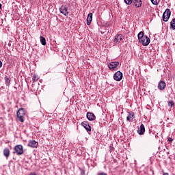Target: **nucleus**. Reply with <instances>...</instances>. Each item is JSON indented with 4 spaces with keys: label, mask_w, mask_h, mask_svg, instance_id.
Instances as JSON below:
<instances>
[{
    "label": "nucleus",
    "mask_w": 175,
    "mask_h": 175,
    "mask_svg": "<svg viewBox=\"0 0 175 175\" xmlns=\"http://www.w3.org/2000/svg\"><path fill=\"white\" fill-rule=\"evenodd\" d=\"M137 38L139 43L142 44V46H148L151 42L150 38L144 35V31H140L137 35Z\"/></svg>",
    "instance_id": "obj_1"
},
{
    "label": "nucleus",
    "mask_w": 175,
    "mask_h": 175,
    "mask_svg": "<svg viewBox=\"0 0 175 175\" xmlns=\"http://www.w3.org/2000/svg\"><path fill=\"white\" fill-rule=\"evenodd\" d=\"M24 116H25V109L20 108L16 112V117L18 118L20 122H24Z\"/></svg>",
    "instance_id": "obj_2"
},
{
    "label": "nucleus",
    "mask_w": 175,
    "mask_h": 175,
    "mask_svg": "<svg viewBox=\"0 0 175 175\" xmlns=\"http://www.w3.org/2000/svg\"><path fill=\"white\" fill-rule=\"evenodd\" d=\"M14 154H16V155H23L24 154V148L23 145H16L14 148Z\"/></svg>",
    "instance_id": "obj_3"
},
{
    "label": "nucleus",
    "mask_w": 175,
    "mask_h": 175,
    "mask_svg": "<svg viewBox=\"0 0 175 175\" xmlns=\"http://www.w3.org/2000/svg\"><path fill=\"white\" fill-rule=\"evenodd\" d=\"M171 14H172V12L170 11V9L167 8L163 14V21H165V23L169 21V18H170Z\"/></svg>",
    "instance_id": "obj_4"
},
{
    "label": "nucleus",
    "mask_w": 175,
    "mask_h": 175,
    "mask_svg": "<svg viewBox=\"0 0 175 175\" xmlns=\"http://www.w3.org/2000/svg\"><path fill=\"white\" fill-rule=\"evenodd\" d=\"M118 65H120V62H112L108 64V68L110 70H117Z\"/></svg>",
    "instance_id": "obj_5"
},
{
    "label": "nucleus",
    "mask_w": 175,
    "mask_h": 175,
    "mask_svg": "<svg viewBox=\"0 0 175 175\" xmlns=\"http://www.w3.org/2000/svg\"><path fill=\"white\" fill-rule=\"evenodd\" d=\"M123 75L121 71H117L114 75H113V79L116 81H121L122 80Z\"/></svg>",
    "instance_id": "obj_6"
},
{
    "label": "nucleus",
    "mask_w": 175,
    "mask_h": 175,
    "mask_svg": "<svg viewBox=\"0 0 175 175\" xmlns=\"http://www.w3.org/2000/svg\"><path fill=\"white\" fill-rule=\"evenodd\" d=\"M59 10L62 14H64V16H68V14H69L68 7H66V5H62Z\"/></svg>",
    "instance_id": "obj_7"
},
{
    "label": "nucleus",
    "mask_w": 175,
    "mask_h": 175,
    "mask_svg": "<svg viewBox=\"0 0 175 175\" xmlns=\"http://www.w3.org/2000/svg\"><path fill=\"white\" fill-rule=\"evenodd\" d=\"M81 125L86 129L87 132H91V126H90V123L87 121L82 122Z\"/></svg>",
    "instance_id": "obj_8"
},
{
    "label": "nucleus",
    "mask_w": 175,
    "mask_h": 175,
    "mask_svg": "<svg viewBox=\"0 0 175 175\" xmlns=\"http://www.w3.org/2000/svg\"><path fill=\"white\" fill-rule=\"evenodd\" d=\"M38 145L39 144L38 142L35 140H29L27 146L28 147H31V148H37Z\"/></svg>",
    "instance_id": "obj_9"
},
{
    "label": "nucleus",
    "mask_w": 175,
    "mask_h": 175,
    "mask_svg": "<svg viewBox=\"0 0 175 175\" xmlns=\"http://www.w3.org/2000/svg\"><path fill=\"white\" fill-rule=\"evenodd\" d=\"M86 117L89 121H95L96 118V117H95V114L91 112H88L86 114Z\"/></svg>",
    "instance_id": "obj_10"
},
{
    "label": "nucleus",
    "mask_w": 175,
    "mask_h": 175,
    "mask_svg": "<svg viewBox=\"0 0 175 175\" xmlns=\"http://www.w3.org/2000/svg\"><path fill=\"white\" fill-rule=\"evenodd\" d=\"M158 88L160 91H163V90L166 88V83L163 81H161L158 84Z\"/></svg>",
    "instance_id": "obj_11"
},
{
    "label": "nucleus",
    "mask_w": 175,
    "mask_h": 175,
    "mask_svg": "<svg viewBox=\"0 0 175 175\" xmlns=\"http://www.w3.org/2000/svg\"><path fill=\"white\" fill-rule=\"evenodd\" d=\"M133 4L135 8H142V0H133Z\"/></svg>",
    "instance_id": "obj_12"
},
{
    "label": "nucleus",
    "mask_w": 175,
    "mask_h": 175,
    "mask_svg": "<svg viewBox=\"0 0 175 175\" xmlns=\"http://www.w3.org/2000/svg\"><path fill=\"white\" fill-rule=\"evenodd\" d=\"M122 34H118V35H116V37H115V39H114V43H120L121 42V40H122Z\"/></svg>",
    "instance_id": "obj_13"
},
{
    "label": "nucleus",
    "mask_w": 175,
    "mask_h": 175,
    "mask_svg": "<svg viewBox=\"0 0 175 175\" xmlns=\"http://www.w3.org/2000/svg\"><path fill=\"white\" fill-rule=\"evenodd\" d=\"M144 132H146V128L144 127V124H142L137 133L139 135H144Z\"/></svg>",
    "instance_id": "obj_14"
},
{
    "label": "nucleus",
    "mask_w": 175,
    "mask_h": 175,
    "mask_svg": "<svg viewBox=\"0 0 175 175\" xmlns=\"http://www.w3.org/2000/svg\"><path fill=\"white\" fill-rule=\"evenodd\" d=\"M3 154L5 158H9L10 155V150H9L8 148H5L3 151Z\"/></svg>",
    "instance_id": "obj_15"
},
{
    "label": "nucleus",
    "mask_w": 175,
    "mask_h": 175,
    "mask_svg": "<svg viewBox=\"0 0 175 175\" xmlns=\"http://www.w3.org/2000/svg\"><path fill=\"white\" fill-rule=\"evenodd\" d=\"M87 25H91V23L92 22V13H89L87 18Z\"/></svg>",
    "instance_id": "obj_16"
},
{
    "label": "nucleus",
    "mask_w": 175,
    "mask_h": 175,
    "mask_svg": "<svg viewBox=\"0 0 175 175\" xmlns=\"http://www.w3.org/2000/svg\"><path fill=\"white\" fill-rule=\"evenodd\" d=\"M40 42L42 46H46V38H44L43 36L40 37Z\"/></svg>",
    "instance_id": "obj_17"
},
{
    "label": "nucleus",
    "mask_w": 175,
    "mask_h": 175,
    "mask_svg": "<svg viewBox=\"0 0 175 175\" xmlns=\"http://www.w3.org/2000/svg\"><path fill=\"white\" fill-rule=\"evenodd\" d=\"M135 114L133 112L129 113V116L126 117V120L127 121H131V118H133Z\"/></svg>",
    "instance_id": "obj_18"
},
{
    "label": "nucleus",
    "mask_w": 175,
    "mask_h": 175,
    "mask_svg": "<svg viewBox=\"0 0 175 175\" xmlns=\"http://www.w3.org/2000/svg\"><path fill=\"white\" fill-rule=\"evenodd\" d=\"M170 27L172 29H175V18L172 19L171 21Z\"/></svg>",
    "instance_id": "obj_19"
},
{
    "label": "nucleus",
    "mask_w": 175,
    "mask_h": 175,
    "mask_svg": "<svg viewBox=\"0 0 175 175\" xmlns=\"http://www.w3.org/2000/svg\"><path fill=\"white\" fill-rule=\"evenodd\" d=\"M32 80L33 82L38 81L39 80V76L36 75H33Z\"/></svg>",
    "instance_id": "obj_20"
},
{
    "label": "nucleus",
    "mask_w": 175,
    "mask_h": 175,
    "mask_svg": "<svg viewBox=\"0 0 175 175\" xmlns=\"http://www.w3.org/2000/svg\"><path fill=\"white\" fill-rule=\"evenodd\" d=\"M126 5H132L133 0H124Z\"/></svg>",
    "instance_id": "obj_21"
},
{
    "label": "nucleus",
    "mask_w": 175,
    "mask_h": 175,
    "mask_svg": "<svg viewBox=\"0 0 175 175\" xmlns=\"http://www.w3.org/2000/svg\"><path fill=\"white\" fill-rule=\"evenodd\" d=\"M5 80L6 85H9L10 84V79L8 77H5Z\"/></svg>",
    "instance_id": "obj_22"
},
{
    "label": "nucleus",
    "mask_w": 175,
    "mask_h": 175,
    "mask_svg": "<svg viewBox=\"0 0 175 175\" xmlns=\"http://www.w3.org/2000/svg\"><path fill=\"white\" fill-rule=\"evenodd\" d=\"M150 1L153 5H158V3H159V0H150Z\"/></svg>",
    "instance_id": "obj_23"
},
{
    "label": "nucleus",
    "mask_w": 175,
    "mask_h": 175,
    "mask_svg": "<svg viewBox=\"0 0 175 175\" xmlns=\"http://www.w3.org/2000/svg\"><path fill=\"white\" fill-rule=\"evenodd\" d=\"M168 105H169V106H171V107H172L174 106V103H173V101H170L168 103Z\"/></svg>",
    "instance_id": "obj_24"
},
{
    "label": "nucleus",
    "mask_w": 175,
    "mask_h": 175,
    "mask_svg": "<svg viewBox=\"0 0 175 175\" xmlns=\"http://www.w3.org/2000/svg\"><path fill=\"white\" fill-rule=\"evenodd\" d=\"M81 175H85V171L83 169H81Z\"/></svg>",
    "instance_id": "obj_25"
},
{
    "label": "nucleus",
    "mask_w": 175,
    "mask_h": 175,
    "mask_svg": "<svg viewBox=\"0 0 175 175\" xmlns=\"http://www.w3.org/2000/svg\"><path fill=\"white\" fill-rule=\"evenodd\" d=\"M167 141H168V142H173V138L169 137L167 138Z\"/></svg>",
    "instance_id": "obj_26"
},
{
    "label": "nucleus",
    "mask_w": 175,
    "mask_h": 175,
    "mask_svg": "<svg viewBox=\"0 0 175 175\" xmlns=\"http://www.w3.org/2000/svg\"><path fill=\"white\" fill-rule=\"evenodd\" d=\"M98 175H107V174L105 172H100V173H98Z\"/></svg>",
    "instance_id": "obj_27"
},
{
    "label": "nucleus",
    "mask_w": 175,
    "mask_h": 175,
    "mask_svg": "<svg viewBox=\"0 0 175 175\" xmlns=\"http://www.w3.org/2000/svg\"><path fill=\"white\" fill-rule=\"evenodd\" d=\"M29 175H38L36 172H31Z\"/></svg>",
    "instance_id": "obj_28"
},
{
    "label": "nucleus",
    "mask_w": 175,
    "mask_h": 175,
    "mask_svg": "<svg viewBox=\"0 0 175 175\" xmlns=\"http://www.w3.org/2000/svg\"><path fill=\"white\" fill-rule=\"evenodd\" d=\"M0 68H2V62L0 61Z\"/></svg>",
    "instance_id": "obj_29"
},
{
    "label": "nucleus",
    "mask_w": 175,
    "mask_h": 175,
    "mask_svg": "<svg viewBox=\"0 0 175 175\" xmlns=\"http://www.w3.org/2000/svg\"><path fill=\"white\" fill-rule=\"evenodd\" d=\"M2 9V4L0 3V10Z\"/></svg>",
    "instance_id": "obj_30"
},
{
    "label": "nucleus",
    "mask_w": 175,
    "mask_h": 175,
    "mask_svg": "<svg viewBox=\"0 0 175 175\" xmlns=\"http://www.w3.org/2000/svg\"><path fill=\"white\" fill-rule=\"evenodd\" d=\"M163 175H169V174L168 173H163Z\"/></svg>",
    "instance_id": "obj_31"
}]
</instances>
